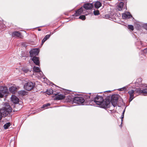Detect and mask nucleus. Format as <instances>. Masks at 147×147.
<instances>
[{
    "label": "nucleus",
    "mask_w": 147,
    "mask_h": 147,
    "mask_svg": "<svg viewBox=\"0 0 147 147\" xmlns=\"http://www.w3.org/2000/svg\"><path fill=\"white\" fill-rule=\"evenodd\" d=\"M94 14L95 15H98L100 14L99 11L98 10L96 11H94Z\"/></svg>",
    "instance_id": "nucleus-28"
},
{
    "label": "nucleus",
    "mask_w": 147,
    "mask_h": 147,
    "mask_svg": "<svg viewBox=\"0 0 147 147\" xmlns=\"http://www.w3.org/2000/svg\"><path fill=\"white\" fill-rule=\"evenodd\" d=\"M51 34H53V33H51Z\"/></svg>",
    "instance_id": "nucleus-47"
},
{
    "label": "nucleus",
    "mask_w": 147,
    "mask_h": 147,
    "mask_svg": "<svg viewBox=\"0 0 147 147\" xmlns=\"http://www.w3.org/2000/svg\"><path fill=\"white\" fill-rule=\"evenodd\" d=\"M128 93L129 95V101L131 102L134 98V95L135 94V92L133 90H131L128 91Z\"/></svg>",
    "instance_id": "nucleus-8"
},
{
    "label": "nucleus",
    "mask_w": 147,
    "mask_h": 147,
    "mask_svg": "<svg viewBox=\"0 0 147 147\" xmlns=\"http://www.w3.org/2000/svg\"><path fill=\"white\" fill-rule=\"evenodd\" d=\"M125 89V87H124L122 88L119 89H118V90L119 91H123V90Z\"/></svg>",
    "instance_id": "nucleus-33"
},
{
    "label": "nucleus",
    "mask_w": 147,
    "mask_h": 147,
    "mask_svg": "<svg viewBox=\"0 0 147 147\" xmlns=\"http://www.w3.org/2000/svg\"><path fill=\"white\" fill-rule=\"evenodd\" d=\"M50 35L48 34V35H46L45 36V38H47L48 39L50 37Z\"/></svg>",
    "instance_id": "nucleus-32"
},
{
    "label": "nucleus",
    "mask_w": 147,
    "mask_h": 147,
    "mask_svg": "<svg viewBox=\"0 0 147 147\" xmlns=\"http://www.w3.org/2000/svg\"><path fill=\"white\" fill-rule=\"evenodd\" d=\"M38 31H40V29H38Z\"/></svg>",
    "instance_id": "nucleus-45"
},
{
    "label": "nucleus",
    "mask_w": 147,
    "mask_h": 147,
    "mask_svg": "<svg viewBox=\"0 0 147 147\" xmlns=\"http://www.w3.org/2000/svg\"><path fill=\"white\" fill-rule=\"evenodd\" d=\"M125 111V109L123 110L122 114L124 115Z\"/></svg>",
    "instance_id": "nucleus-39"
},
{
    "label": "nucleus",
    "mask_w": 147,
    "mask_h": 147,
    "mask_svg": "<svg viewBox=\"0 0 147 147\" xmlns=\"http://www.w3.org/2000/svg\"><path fill=\"white\" fill-rule=\"evenodd\" d=\"M88 97V98H90V96H89Z\"/></svg>",
    "instance_id": "nucleus-41"
},
{
    "label": "nucleus",
    "mask_w": 147,
    "mask_h": 147,
    "mask_svg": "<svg viewBox=\"0 0 147 147\" xmlns=\"http://www.w3.org/2000/svg\"><path fill=\"white\" fill-rule=\"evenodd\" d=\"M134 91L135 93L139 94H142V90L140 88H136Z\"/></svg>",
    "instance_id": "nucleus-20"
},
{
    "label": "nucleus",
    "mask_w": 147,
    "mask_h": 147,
    "mask_svg": "<svg viewBox=\"0 0 147 147\" xmlns=\"http://www.w3.org/2000/svg\"><path fill=\"white\" fill-rule=\"evenodd\" d=\"M11 125V124L9 122L6 123L3 126V127L5 129H7Z\"/></svg>",
    "instance_id": "nucleus-21"
},
{
    "label": "nucleus",
    "mask_w": 147,
    "mask_h": 147,
    "mask_svg": "<svg viewBox=\"0 0 147 147\" xmlns=\"http://www.w3.org/2000/svg\"><path fill=\"white\" fill-rule=\"evenodd\" d=\"M102 5L101 3L99 1L96 2L94 3L95 7L96 9H98Z\"/></svg>",
    "instance_id": "nucleus-18"
},
{
    "label": "nucleus",
    "mask_w": 147,
    "mask_h": 147,
    "mask_svg": "<svg viewBox=\"0 0 147 147\" xmlns=\"http://www.w3.org/2000/svg\"><path fill=\"white\" fill-rule=\"evenodd\" d=\"M12 35L13 37H20L21 36V34L20 32L15 31L12 33Z\"/></svg>",
    "instance_id": "nucleus-15"
},
{
    "label": "nucleus",
    "mask_w": 147,
    "mask_h": 147,
    "mask_svg": "<svg viewBox=\"0 0 147 147\" xmlns=\"http://www.w3.org/2000/svg\"><path fill=\"white\" fill-rule=\"evenodd\" d=\"M53 93V91L52 89H49L48 90L47 92V94L48 95L52 94Z\"/></svg>",
    "instance_id": "nucleus-22"
},
{
    "label": "nucleus",
    "mask_w": 147,
    "mask_h": 147,
    "mask_svg": "<svg viewBox=\"0 0 147 147\" xmlns=\"http://www.w3.org/2000/svg\"><path fill=\"white\" fill-rule=\"evenodd\" d=\"M11 101L15 104H18L19 101V99L16 96L12 95L11 97Z\"/></svg>",
    "instance_id": "nucleus-11"
},
{
    "label": "nucleus",
    "mask_w": 147,
    "mask_h": 147,
    "mask_svg": "<svg viewBox=\"0 0 147 147\" xmlns=\"http://www.w3.org/2000/svg\"><path fill=\"white\" fill-rule=\"evenodd\" d=\"M55 95H56V96L55 97V99L56 100H60L65 98V95L63 94H55Z\"/></svg>",
    "instance_id": "nucleus-13"
},
{
    "label": "nucleus",
    "mask_w": 147,
    "mask_h": 147,
    "mask_svg": "<svg viewBox=\"0 0 147 147\" xmlns=\"http://www.w3.org/2000/svg\"><path fill=\"white\" fill-rule=\"evenodd\" d=\"M142 81V78H139L137 80L136 83H138V82H140V83L139 82V84L140 85L141 84H140V83Z\"/></svg>",
    "instance_id": "nucleus-29"
},
{
    "label": "nucleus",
    "mask_w": 147,
    "mask_h": 147,
    "mask_svg": "<svg viewBox=\"0 0 147 147\" xmlns=\"http://www.w3.org/2000/svg\"><path fill=\"white\" fill-rule=\"evenodd\" d=\"M0 91L5 94H7L8 93V88L7 87H0Z\"/></svg>",
    "instance_id": "nucleus-12"
},
{
    "label": "nucleus",
    "mask_w": 147,
    "mask_h": 147,
    "mask_svg": "<svg viewBox=\"0 0 147 147\" xmlns=\"http://www.w3.org/2000/svg\"><path fill=\"white\" fill-rule=\"evenodd\" d=\"M94 101L101 108H105L110 106V100L108 99L104 100L103 97L101 96L97 95L94 98Z\"/></svg>",
    "instance_id": "nucleus-1"
},
{
    "label": "nucleus",
    "mask_w": 147,
    "mask_h": 147,
    "mask_svg": "<svg viewBox=\"0 0 147 147\" xmlns=\"http://www.w3.org/2000/svg\"><path fill=\"white\" fill-rule=\"evenodd\" d=\"M18 93L20 95L24 96L26 94V92L24 90H21L18 92Z\"/></svg>",
    "instance_id": "nucleus-19"
},
{
    "label": "nucleus",
    "mask_w": 147,
    "mask_h": 147,
    "mask_svg": "<svg viewBox=\"0 0 147 147\" xmlns=\"http://www.w3.org/2000/svg\"><path fill=\"white\" fill-rule=\"evenodd\" d=\"M84 11H85V10H84L83 8L82 7L80 9L77 10L76 11L75 13L72 16L76 17H77L82 13H84Z\"/></svg>",
    "instance_id": "nucleus-6"
},
{
    "label": "nucleus",
    "mask_w": 147,
    "mask_h": 147,
    "mask_svg": "<svg viewBox=\"0 0 147 147\" xmlns=\"http://www.w3.org/2000/svg\"><path fill=\"white\" fill-rule=\"evenodd\" d=\"M17 89L16 87L12 86L9 88V90L10 92L14 94L17 91Z\"/></svg>",
    "instance_id": "nucleus-16"
},
{
    "label": "nucleus",
    "mask_w": 147,
    "mask_h": 147,
    "mask_svg": "<svg viewBox=\"0 0 147 147\" xmlns=\"http://www.w3.org/2000/svg\"><path fill=\"white\" fill-rule=\"evenodd\" d=\"M109 17H110V16H109V15H108V14H106V15H105V18H107V19L108 18H109Z\"/></svg>",
    "instance_id": "nucleus-36"
},
{
    "label": "nucleus",
    "mask_w": 147,
    "mask_h": 147,
    "mask_svg": "<svg viewBox=\"0 0 147 147\" xmlns=\"http://www.w3.org/2000/svg\"><path fill=\"white\" fill-rule=\"evenodd\" d=\"M143 52L145 53H147V48L143 50Z\"/></svg>",
    "instance_id": "nucleus-35"
},
{
    "label": "nucleus",
    "mask_w": 147,
    "mask_h": 147,
    "mask_svg": "<svg viewBox=\"0 0 147 147\" xmlns=\"http://www.w3.org/2000/svg\"><path fill=\"white\" fill-rule=\"evenodd\" d=\"M79 19L84 20L86 19V17L84 15L80 16L78 18Z\"/></svg>",
    "instance_id": "nucleus-25"
},
{
    "label": "nucleus",
    "mask_w": 147,
    "mask_h": 147,
    "mask_svg": "<svg viewBox=\"0 0 147 147\" xmlns=\"http://www.w3.org/2000/svg\"><path fill=\"white\" fill-rule=\"evenodd\" d=\"M85 101L84 98L82 97H75L73 99L74 102L80 105L82 104Z\"/></svg>",
    "instance_id": "nucleus-4"
},
{
    "label": "nucleus",
    "mask_w": 147,
    "mask_h": 147,
    "mask_svg": "<svg viewBox=\"0 0 147 147\" xmlns=\"http://www.w3.org/2000/svg\"><path fill=\"white\" fill-rule=\"evenodd\" d=\"M107 92H110V91H107Z\"/></svg>",
    "instance_id": "nucleus-46"
},
{
    "label": "nucleus",
    "mask_w": 147,
    "mask_h": 147,
    "mask_svg": "<svg viewBox=\"0 0 147 147\" xmlns=\"http://www.w3.org/2000/svg\"><path fill=\"white\" fill-rule=\"evenodd\" d=\"M128 28L132 30H133L134 29V26L132 25H128Z\"/></svg>",
    "instance_id": "nucleus-26"
},
{
    "label": "nucleus",
    "mask_w": 147,
    "mask_h": 147,
    "mask_svg": "<svg viewBox=\"0 0 147 147\" xmlns=\"http://www.w3.org/2000/svg\"><path fill=\"white\" fill-rule=\"evenodd\" d=\"M137 45H140L142 46V42L141 41H138L136 43Z\"/></svg>",
    "instance_id": "nucleus-30"
},
{
    "label": "nucleus",
    "mask_w": 147,
    "mask_h": 147,
    "mask_svg": "<svg viewBox=\"0 0 147 147\" xmlns=\"http://www.w3.org/2000/svg\"><path fill=\"white\" fill-rule=\"evenodd\" d=\"M124 115L122 114L121 116V123H122V121H123V119L124 118ZM121 124L122 123H121Z\"/></svg>",
    "instance_id": "nucleus-34"
},
{
    "label": "nucleus",
    "mask_w": 147,
    "mask_h": 147,
    "mask_svg": "<svg viewBox=\"0 0 147 147\" xmlns=\"http://www.w3.org/2000/svg\"><path fill=\"white\" fill-rule=\"evenodd\" d=\"M30 56L31 57H34L38 55L39 51L38 49H33L30 51Z\"/></svg>",
    "instance_id": "nucleus-7"
},
{
    "label": "nucleus",
    "mask_w": 147,
    "mask_h": 147,
    "mask_svg": "<svg viewBox=\"0 0 147 147\" xmlns=\"http://www.w3.org/2000/svg\"><path fill=\"white\" fill-rule=\"evenodd\" d=\"M34 84L31 82H28L25 84L24 86V88L28 91H30L33 88Z\"/></svg>",
    "instance_id": "nucleus-2"
},
{
    "label": "nucleus",
    "mask_w": 147,
    "mask_h": 147,
    "mask_svg": "<svg viewBox=\"0 0 147 147\" xmlns=\"http://www.w3.org/2000/svg\"><path fill=\"white\" fill-rule=\"evenodd\" d=\"M130 147H133L131 145V146H130Z\"/></svg>",
    "instance_id": "nucleus-44"
},
{
    "label": "nucleus",
    "mask_w": 147,
    "mask_h": 147,
    "mask_svg": "<svg viewBox=\"0 0 147 147\" xmlns=\"http://www.w3.org/2000/svg\"><path fill=\"white\" fill-rule=\"evenodd\" d=\"M50 104L49 103H47V104H44L41 107V108L44 109H46L47 108V107L50 106Z\"/></svg>",
    "instance_id": "nucleus-23"
},
{
    "label": "nucleus",
    "mask_w": 147,
    "mask_h": 147,
    "mask_svg": "<svg viewBox=\"0 0 147 147\" xmlns=\"http://www.w3.org/2000/svg\"><path fill=\"white\" fill-rule=\"evenodd\" d=\"M144 85V87H147V86H145V85Z\"/></svg>",
    "instance_id": "nucleus-43"
},
{
    "label": "nucleus",
    "mask_w": 147,
    "mask_h": 147,
    "mask_svg": "<svg viewBox=\"0 0 147 147\" xmlns=\"http://www.w3.org/2000/svg\"><path fill=\"white\" fill-rule=\"evenodd\" d=\"M33 70L35 72H37V76L38 78H41L43 77V74L40 70L39 67L34 66L33 68Z\"/></svg>",
    "instance_id": "nucleus-5"
},
{
    "label": "nucleus",
    "mask_w": 147,
    "mask_h": 147,
    "mask_svg": "<svg viewBox=\"0 0 147 147\" xmlns=\"http://www.w3.org/2000/svg\"><path fill=\"white\" fill-rule=\"evenodd\" d=\"M93 7V5L92 3H87L84 4L83 7L86 10H90L92 9Z\"/></svg>",
    "instance_id": "nucleus-9"
},
{
    "label": "nucleus",
    "mask_w": 147,
    "mask_h": 147,
    "mask_svg": "<svg viewBox=\"0 0 147 147\" xmlns=\"http://www.w3.org/2000/svg\"><path fill=\"white\" fill-rule=\"evenodd\" d=\"M110 100V103L111 102L112 105L114 107H115L117 106L118 102V98L117 97V95H113L111 97V99L107 98Z\"/></svg>",
    "instance_id": "nucleus-3"
},
{
    "label": "nucleus",
    "mask_w": 147,
    "mask_h": 147,
    "mask_svg": "<svg viewBox=\"0 0 147 147\" xmlns=\"http://www.w3.org/2000/svg\"><path fill=\"white\" fill-rule=\"evenodd\" d=\"M122 17L123 19H129L132 17V15L129 12H127L125 13H123L122 14Z\"/></svg>",
    "instance_id": "nucleus-10"
},
{
    "label": "nucleus",
    "mask_w": 147,
    "mask_h": 147,
    "mask_svg": "<svg viewBox=\"0 0 147 147\" xmlns=\"http://www.w3.org/2000/svg\"><path fill=\"white\" fill-rule=\"evenodd\" d=\"M123 2H120L118 4L117 9L119 11H121L122 10L123 8Z\"/></svg>",
    "instance_id": "nucleus-17"
},
{
    "label": "nucleus",
    "mask_w": 147,
    "mask_h": 147,
    "mask_svg": "<svg viewBox=\"0 0 147 147\" xmlns=\"http://www.w3.org/2000/svg\"><path fill=\"white\" fill-rule=\"evenodd\" d=\"M32 60L36 65H39L40 62L39 61V58L36 57H34L32 58Z\"/></svg>",
    "instance_id": "nucleus-14"
},
{
    "label": "nucleus",
    "mask_w": 147,
    "mask_h": 147,
    "mask_svg": "<svg viewBox=\"0 0 147 147\" xmlns=\"http://www.w3.org/2000/svg\"><path fill=\"white\" fill-rule=\"evenodd\" d=\"M144 28L146 29H147V24H145L144 25Z\"/></svg>",
    "instance_id": "nucleus-37"
},
{
    "label": "nucleus",
    "mask_w": 147,
    "mask_h": 147,
    "mask_svg": "<svg viewBox=\"0 0 147 147\" xmlns=\"http://www.w3.org/2000/svg\"><path fill=\"white\" fill-rule=\"evenodd\" d=\"M4 94L3 93L0 91V98H2L4 96Z\"/></svg>",
    "instance_id": "nucleus-31"
},
{
    "label": "nucleus",
    "mask_w": 147,
    "mask_h": 147,
    "mask_svg": "<svg viewBox=\"0 0 147 147\" xmlns=\"http://www.w3.org/2000/svg\"><path fill=\"white\" fill-rule=\"evenodd\" d=\"M46 40H45V39L44 38V39L42 40V44H43V43L46 41Z\"/></svg>",
    "instance_id": "nucleus-38"
},
{
    "label": "nucleus",
    "mask_w": 147,
    "mask_h": 147,
    "mask_svg": "<svg viewBox=\"0 0 147 147\" xmlns=\"http://www.w3.org/2000/svg\"><path fill=\"white\" fill-rule=\"evenodd\" d=\"M44 38L45 39V40H46L47 39L46 38H45V37H44Z\"/></svg>",
    "instance_id": "nucleus-42"
},
{
    "label": "nucleus",
    "mask_w": 147,
    "mask_h": 147,
    "mask_svg": "<svg viewBox=\"0 0 147 147\" xmlns=\"http://www.w3.org/2000/svg\"><path fill=\"white\" fill-rule=\"evenodd\" d=\"M22 70L25 73H27L28 71H30L29 69H28L26 67H24L22 68Z\"/></svg>",
    "instance_id": "nucleus-24"
},
{
    "label": "nucleus",
    "mask_w": 147,
    "mask_h": 147,
    "mask_svg": "<svg viewBox=\"0 0 147 147\" xmlns=\"http://www.w3.org/2000/svg\"><path fill=\"white\" fill-rule=\"evenodd\" d=\"M142 94H147V88H144L143 90H142Z\"/></svg>",
    "instance_id": "nucleus-27"
},
{
    "label": "nucleus",
    "mask_w": 147,
    "mask_h": 147,
    "mask_svg": "<svg viewBox=\"0 0 147 147\" xmlns=\"http://www.w3.org/2000/svg\"><path fill=\"white\" fill-rule=\"evenodd\" d=\"M50 84H53V85H55V86H56L54 84H53V83H52V82H51Z\"/></svg>",
    "instance_id": "nucleus-40"
}]
</instances>
